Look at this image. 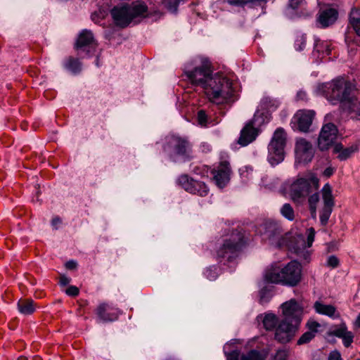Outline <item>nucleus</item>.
Segmentation results:
<instances>
[{
  "label": "nucleus",
  "mask_w": 360,
  "mask_h": 360,
  "mask_svg": "<svg viewBox=\"0 0 360 360\" xmlns=\"http://www.w3.org/2000/svg\"><path fill=\"white\" fill-rule=\"evenodd\" d=\"M184 71L190 82L202 87L212 103H222L234 95L233 82L222 73L213 74L211 63L206 58H195L186 64Z\"/></svg>",
  "instance_id": "1"
},
{
  "label": "nucleus",
  "mask_w": 360,
  "mask_h": 360,
  "mask_svg": "<svg viewBox=\"0 0 360 360\" xmlns=\"http://www.w3.org/2000/svg\"><path fill=\"white\" fill-rule=\"evenodd\" d=\"M354 88L353 84L344 78H337L330 83L319 86V89L325 94L330 103H340L344 109L349 111H355L356 108V101L352 94Z\"/></svg>",
  "instance_id": "2"
},
{
  "label": "nucleus",
  "mask_w": 360,
  "mask_h": 360,
  "mask_svg": "<svg viewBox=\"0 0 360 360\" xmlns=\"http://www.w3.org/2000/svg\"><path fill=\"white\" fill-rule=\"evenodd\" d=\"M302 266L297 261H290L287 264L274 263L268 266L264 274L266 282L294 287L301 281Z\"/></svg>",
  "instance_id": "3"
},
{
  "label": "nucleus",
  "mask_w": 360,
  "mask_h": 360,
  "mask_svg": "<svg viewBox=\"0 0 360 360\" xmlns=\"http://www.w3.org/2000/svg\"><path fill=\"white\" fill-rule=\"evenodd\" d=\"M148 7L142 1H134L131 4L115 6L111 10V15L116 25L125 27L131 22H138L146 16Z\"/></svg>",
  "instance_id": "4"
},
{
  "label": "nucleus",
  "mask_w": 360,
  "mask_h": 360,
  "mask_svg": "<svg viewBox=\"0 0 360 360\" xmlns=\"http://www.w3.org/2000/svg\"><path fill=\"white\" fill-rule=\"evenodd\" d=\"M319 188V179L312 172H308L298 176L286 188L290 198L295 203L302 204L309 193Z\"/></svg>",
  "instance_id": "5"
},
{
  "label": "nucleus",
  "mask_w": 360,
  "mask_h": 360,
  "mask_svg": "<svg viewBox=\"0 0 360 360\" xmlns=\"http://www.w3.org/2000/svg\"><path fill=\"white\" fill-rule=\"evenodd\" d=\"M164 150L174 162L186 161L192 158V146L186 138L171 135L167 138Z\"/></svg>",
  "instance_id": "6"
},
{
  "label": "nucleus",
  "mask_w": 360,
  "mask_h": 360,
  "mask_svg": "<svg viewBox=\"0 0 360 360\" xmlns=\"http://www.w3.org/2000/svg\"><path fill=\"white\" fill-rule=\"evenodd\" d=\"M243 233L240 231H233L223 240V243L217 251V257L232 262L243 245Z\"/></svg>",
  "instance_id": "7"
},
{
  "label": "nucleus",
  "mask_w": 360,
  "mask_h": 360,
  "mask_svg": "<svg viewBox=\"0 0 360 360\" xmlns=\"http://www.w3.org/2000/svg\"><path fill=\"white\" fill-rule=\"evenodd\" d=\"M286 139V133L282 128L274 131L268 146L267 159L271 165H276L284 160Z\"/></svg>",
  "instance_id": "8"
},
{
  "label": "nucleus",
  "mask_w": 360,
  "mask_h": 360,
  "mask_svg": "<svg viewBox=\"0 0 360 360\" xmlns=\"http://www.w3.org/2000/svg\"><path fill=\"white\" fill-rule=\"evenodd\" d=\"M97 47V41L92 31L87 29L81 30L74 44L78 54L91 56L94 54Z\"/></svg>",
  "instance_id": "9"
},
{
  "label": "nucleus",
  "mask_w": 360,
  "mask_h": 360,
  "mask_svg": "<svg viewBox=\"0 0 360 360\" xmlns=\"http://www.w3.org/2000/svg\"><path fill=\"white\" fill-rule=\"evenodd\" d=\"M306 233L307 238L302 234H296L291 237L288 247L298 256L307 259L309 256V252L307 249L312 245L314 240L315 230L314 228H309L307 230Z\"/></svg>",
  "instance_id": "10"
},
{
  "label": "nucleus",
  "mask_w": 360,
  "mask_h": 360,
  "mask_svg": "<svg viewBox=\"0 0 360 360\" xmlns=\"http://www.w3.org/2000/svg\"><path fill=\"white\" fill-rule=\"evenodd\" d=\"M321 192L323 206L320 211V222L323 226H325L332 213L335 203L332 189L328 184L323 186Z\"/></svg>",
  "instance_id": "11"
},
{
  "label": "nucleus",
  "mask_w": 360,
  "mask_h": 360,
  "mask_svg": "<svg viewBox=\"0 0 360 360\" xmlns=\"http://www.w3.org/2000/svg\"><path fill=\"white\" fill-rule=\"evenodd\" d=\"M338 128L333 123L324 124L318 139V147L321 150H328L335 141L338 136Z\"/></svg>",
  "instance_id": "12"
},
{
  "label": "nucleus",
  "mask_w": 360,
  "mask_h": 360,
  "mask_svg": "<svg viewBox=\"0 0 360 360\" xmlns=\"http://www.w3.org/2000/svg\"><path fill=\"white\" fill-rule=\"evenodd\" d=\"M283 314L285 320L291 319L292 321L300 324L303 314L304 306L302 302L291 299L281 304Z\"/></svg>",
  "instance_id": "13"
},
{
  "label": "nucleus",
  "mask_w": 360,
  "mask_h": 360,
  "mask_svg": "<svg viewBox=\"0 0 360 360\" xmlns=\"http://www.w3.org/2000/svg\"><path fill=\"white\" fill-rule=\"evenodd\" d=\"M299 324L289 323L288 320L281 321L275 330V339L281 343L290 342L295 335Z\"/></svg>",
  "instance_id": "14"
},
{
  "label": "nucleus",
  "mask_w": 360,
  "mask_h": 360,
  "mask_svg": "<svg viewBox=\"0 0 360 360\" xmlns=\"http://www.w3.org/2000/svg\"><path fill=\"white\" fill-rule=\"evenodd\" d=\"M295 151L296 159L300 162L308 163L311 161L314 155L312 144L304 138L296 140Z\"/></svg>",
  "instance_id": "15"
},
{
  "label": "nucleus",
  "mask_w": 360,
  "mask_h": 360,
  "mask_svg": "<svg viewBox=\"0 0 360 360\" xmlns=\"http://www.w3.org/2000/svg\"><path fill=\"white\" fill-rule=\"evenodd\" d=\"M262 235L264 239L269 240L272 245H281L282 233L281 229L277 223L271 221H266L262 224Z\"/></svg>",
  "instance_id": "16"
},
{
  "label": "nucleus",
  "mask_w": 360,
  "mask_h": 360,
  "mask_svg": "<svg viewBox=\"0 0 360 360\" xmlns=\"http://www.w3.org/2000/svg\"><path fill=\"white\" fill-rule=\"evenodd\" d=\"M315 112L313 110H301L297 112L292 121L293 127L300 131L306 132L312 123Z\"/></svg>",
  "instance_id": "17"
},
{
  "label": "nucleus",
  "mask_w": 360,
  "mask_h": 360,
  "mask_svg": "<svg viewBox=\"0 0 360 360\" xmlns=\"http://www.w3.org/2000/svg\"><path fill=\"white\" fill-rule=\"evenodd\" d=\"M257 121V115H255L253 119L248 122L241 130L240 136L238 139V143L242 146H246L255 140L259 134V131L255 127Z\"/></svg>",
  "instance_id": "18"
},
{
  "label": "nucleus",
  "mask_w": 360,
  "mask_h": 360,
  "mask_svg": "<svg viewBox=\"0 0 360 360\" xmlns=\"http://www.w3.org/2000/svg\"><path fill=\"white\" fill-rule=\"evenodd\" d=\"M231 169L227 161L221 162L217 169H214V179L219 188H224L230 179Z\"/></svg>",
  "instance_id": "19"
},
{
  "label": "nucleus",
  "mask_w": 360,
  "mask_h": 360,
  "mask_svg": "<svg viewBox=\"0 0 360 360\" xmlns=\"http://www.w3.org/2000/svg\"><path fill=\"white\" fill-rule=\"evenodd\" d=\"M119 310L108 304H102L97 308V315L102 321H113L119 315Z\"/></svg>",
  "instance_id": "20"
},
{
  "label": "nucleus",
  "mask_w": 360,
  "mask_h": 360,
  "mask_svg": "<svg viewBox=\"0 0 360 360\" xmlns=\"http://www.w3.org/2000/svg\"><path fill=\"white\" fill-rule=\"evenodd\" d=\"M338 18V11L332 8L320 11L318 22L322 27H326L333 24Z\"/></svg>",
  "instance_id": "21"
},
{
  "label": "nucleus",
  "mask_w": 360,
  "mask_h": 360,
  "mask_svg": "<svg viewBox=\"0 0 360 360\" xmlns=\"http://www.w3.org/2000/svg\"><path fill=\"white\" fill-rule=\"evenodd\" d=\"M331 333L342 340L343 345L346 347H349L353 342L354 335L351 331L347 330V328L345 323H342L339 326H335Z\"/></svg>",
  "instance_id": "22"
},
{
  "label": "nucleus",
  "mask_w": 360,
  "mask_h": 360,
  "mask_svg": "<svg viewBox=\"0 0 360 360\" xmlns=\"http://www.w3.org/2000/svg\"><path fill=\"white\" fill-rule=\"evenodd\" d=\"M240 354L237 351H233L226 354L227 360H264L261 354L255 350H252L245 355H243L240 358Z\"/></svg>",
  "instance_id": "23"
},
{
  "label": "nucleus",
  "mask_w": 360,
  "mask_h": 360,
  "mask_svg": "<svg viewBox=\"0 0 360 360\" xmlns=\"http://www.w3.org/2000/svg\"><path fill=\"white\" fill-rule=\"evenodd\" d=\"M314 307L316 312L319 314L328 316L331 318L338 316V314H336L335 307L331 304H325L321 301H316L314 304Z\"/></svg>",
  "instance_id": "24"
},
{
  "label": "nucleus",
  "mask_w": 360,
  "mask_h": 360,
  "mask_svg": "<svg viewBox=\"0 0 360 360\" xmlns=\"http://www.w3.org/2000/svg\"><path fill=\"white\" fill-rule=\"evenodd\" d=\"M18 309L23 315H30L35 311V305L32 300H20L18 302Z\"/></svg>",
  "instance_id": "25"
},
{
  "label": "nucleus",
  "mask_w": 360,
  "mask_h": 360,
  "mask_svg": "<svg viewBox=\"0 0 360 360\" xmlns=\"http://www.w3.org/2000/svg\"><path fill=\"white\" fill-rule=\"evenodd\" d=\"M349 22L356 33L360 37V9H352L349 15Z\"/></svg>",
  "instance_id": "26"
},
{
  "label": "nucleus",
  "mask_w": 360,
  "mask_h": 360,
  "mask_svg": "<svg viewBox=\"0 0 360 360\" xmlns=\"http://www.w3.org/2000/svg\"><path fill=\"white\" fill-rule=\"evenodd\" d=\"M195 186H200V187L202 186V189L200 191L201 194H207L208 193V188L204 183H202L201 181L193 180V179H191L189 180V181L186 184H185L184 188L186 191L191 193L192 192L196 191Z\"/></svg>",
  "instance_id": "27"
},
{
  "label": "nucleus",
  "mask_w": 360,
  "mask_h": 360,
  "mask_svg": "<svg viewBox=\"0 0 360 360\" xmlns=\"http://www.w3.org/2000/svg\"><path fill=\"white\" fill-rule=\"evenodd\" d=\"M83 65L77 58H69V75H78L82 70Z\"/></svg>",
  "instance_id": "28"
},
{
  "label": "nucleus",
  "mask_w": 360,
  "mask_h": 360,
  "mask_svg": "<svg viewBox=\"0 0 360 360\" xmlns=\"http://www.w3.org/2000/svg\"><path fill=\"white\" fill-rule=\"evenodd\" d=\"M278 323V319L276 315L273 314H267L263 319L264 327L268 330H271L276 329V326Z\"/></svg>",
  "instance_id": "29"
},
{
  "label": "nucleus",
  "mask_w": 360,
  "mask_h": 360,
  "mask_svg": "<svg viewBox=\"0 0 360 360\" xmlns=\"http://www.w3.org/2000/svg\"><path fill=\"white\" fill-rule=\"evenodd\" d=\"M320 198L319 194L318 193H315L309 196L308 202L309 209L313 217H316V205L319 202Z\"/></svg>",
  "instance_id": "30"
},
{
  "label": "nucleus",
  "mask_w": 360,
  "mask_h": 360,
  "mask_svg": "<svg viewBox=\"0 0 360 360\" xmlns=\"http://www.w3.org/2000/svg\"><path fill=\"white\" fill-rule=\"evenodd\" d=\"M261 105L264 107V108H266L269 110H273L278 106L279 102L276 99L266 96L262 98Z\"/></svg>",
  "instance_id": "31"
},
{
  "label": "nucleus",
  "mask_w": 360,
  "mask_h": 360,
  "mask_svg": "<svg viewBox=\"0 0 360 360\" xmlns=\"http://www.w3.org/2000/svg\"><path fill=\"white\" fill-rule=\"evenodd\" d=\"M358 150V146L353 145L350 147L343 148L342 151L338 155V158L344 161L349 158L354 153Z\"/></svg>",
  "instance_id": "32"
},
{
  "label": "nucleus",
  "mask_w": 360,
  "mask_h": 360,
  "mask_svg": "<svg viewBox=\"0 0 360 360\" xmlns=\"http://www.w3.org/2000/svg\"><path fill=\"white\" fill-rule=\"evenodd\" d=\"M290 356V350L287 348H281L271 355L272 360H288Z\"/></svg>",
  "instance_id": "33"
},
{
  "label": "nucleus",
  "mask_w": 360,
  "mask_h": 360,
  "mask_svg": "<svg viewBox=\"0 0 360 360\" xmlns=\"http://www.w3.org/2000/svg\"><path fill=\"white\" fill-rule=\"evenodd\" d=\"M281 213L290 221H292L295 219L294 210L289 203H285L281 207Z\"/></svg>",
  "instance_id": "34"
},
{
  "label": "nucleus",
  "mask_w": 360,
  "mask_h": 360,
  "mask_svg": "<svg viewBox=\"0 0 360 360\" xmlns=\"http://www.w3.org/2000/svg\"><path fill=\"white\" fill-rule=\"evenodd\" d=\"M228 3L231 5L243 6L250 4H256L259 2H264L266 0H227Z\"/></svg>",
  "instance_id": "35"
},
{
  "label": "nucleus",
  "mask_w": 360,
  "mask_h": 360,
  "mask_svg": "<svg viewBox=\"0 0 360 360\" xmlns=\"http://www.w3.org/2000/svg\"><path fill=\"white\" fill-rule=\"evenodd\" d=\"M315 335L313 331H307L298 340L297 345H303L309 342L314 338Z\"/></svg>",
  "instance_id": "36"
},
{
  "label": "nucleus",
  "mask_w": 360,
  "mask_h": 360,
  "mask_svg": "<svg viewBox=\"0 0 360 360\" xmlns=\"http://www.w3.org/2000/svg\"><path fill=\"white\" fill-rule=\"evenodd\" d=\"M205 275L207 279L214 281L218 276L217 269L215 266L210 267L205 270Z\"/></svg>",
  "instance_id": "37"
},
{
  "label": "nucleus",
  "mask_w": 360,
  "mask_h": 360,
  "mask_svg": "<svg viewBox=\"0 0 360 360\" xmlns=\"http://www.w3.org/2000/svg\"><path fill=\"white\" fill-rule=\"evenodd\" d=\"M323 48H326V52L327 54L330 53V50L328 49V44L327 43L321 42L319 40H316L314 44V51L318 53L324 52Z\"/></svg>",
  "instance_id": "38"
},
{
  "label": "nucleus",
  "mask_w": 360,
  "mask_h": 360,
  "mask_svg": "<svg viewBox=\"0 0 360 360\" xmlns=\"http://www.w3.org/2000/svg\"><path fill=\"white\" fill-rule=\"evenodd\" d=\"M306 37L304 35L297 37L295 42V47L297 51H302L305 46Z\"/></svg>",
  "instance_id": "39"
},
{
  "label": "nucleus",
  "mask_w": 360,
  "mask_h": 360,
  "mask_svg": "<svg viewBox=\"0 0 360 360\" xmlns=\"http://www.w3.org/2000/svg\"><path fill=\"white\" fill-rule=\"evenodd\" d=\"M198 121L201 126H205L207 124V115L205 111L200 110L198 112Z\"/></svg>",
  "instance_id": "40"
},
{
  "label": "nucleus",
  "mask_w": 360,
  "mask_h": 360,
  "mask_svg": "<svg viewBox=\"0 0 360 360\" xmlns=\"http://www.w3.org/2000/svg\"><path fill=\"white\" fill-rule=\"evenodd\" d=\"M339 265V259L334 255L330 256L327 259V266L335 268Z\"/></svg>",
  "instance_id": "41"
},
{
  "label": "nucleus",
  "mask_w": 360,
  "mask_h": 360,
  "mask_svg": "<svg viewBox=\"0 0 360 360\" xmlns=\"http://www.w3.org/2000/svg\"><path fill=\"white\" fill-rule=\"evenodd\" d=\"M105 15V13L100 11L98 13L94 12V13H92L91 18L94 22L98 23L101 19L104 18Z\"/></svg>",
  "instance_id": "42"
},
{
  "label": "nucleus",
  "mask_w": 360,
  "mask_h": 360,
  "mask_svg": "<svg viewBox=\"0 0 360 360\" xmlns=\"http://www.w3.org/2000/svg\"><path fill=\"white\" fill-rule=\"evenodd\" d=\"M60 285L63 291L68 294V278L65 275H61L60 278Z\"/></svg>",
  "instance_id": "43"
},
{
  "label": "nucleus",
  "mask_w": 360,
  "mask_h": 360,
  "mask_svg": "<svg viewBox=\"0 0 360 360\" xmlns=\"http://www.w3.org/2000/svg\"><path fill=\"white\" fill-rule=\"evenodd\" d=\"M309 331H313L315 335L317 332V328L320 326V324L316 321H311L307 323Z\"/></svg>",
  "instance_id": "44"
},
{
  "label": "nucleus",
  "mask_w": 360,
  "mask_h": 360,
  "mask_svg": "<svg viewBox=\"0 0 360 360\" xmlns=\"http://www.w3.org/2000/svg\"><path fill=\"white\" fill-rule=\"evenodd\" d=\"M328 360H342L341 354L338 351L334 350L329 354Z\"/></svg>",
  "instance_id": "45"
},
{
  "label": "nucleus",
  "mask_w": 360,
  "mask_h": 360,
  "mask_svg": "<svg viewBox=\"0 0 360 360\" xmlns=\"http://www.w3.org/2000/svg\"><path fill=\"white\" fill-rule=\"evenodd\" d=\"M62 221L58 217H53L51 221V225L54 229H58L60 227Z\"/></svg>",
  "instance_id": "46"
},
{
  "label": "nucleus",
  "mask_w": 360,
  "mask_h": 360,
  "mask_svg": "<svg viewBox=\"0 0 360 360\" xmlns=\"http://www.w3.org/2000/svg\"><path fill=\"white\" fill-rule=\"evenodd\" d=\"M189 177L187 175H181L178 178V183L184 188L185 184H186L189 180Z\"/></svg>",
  "instance_id": "47"
},
{
  "label": "nucleus",
  "mask_w": 360,
  "mask_h": 360,
  "mask_svg": "<svg viewBox=\"0 0 360 360\" xmlns=\"http://www.w3.org/2000/svg\"><path fill=\"white\" fill-rule=\"evenodd\" d=\"M79 290L77 286L69 285V296H76L79 294Z\"/></svg>",
  "instance_id": "48"
},
{
  "label": "nucleus",
  "mask_w": 360,
  "mask_h": 360,
  "mask_svg": "<svg viewBox=\"0 0 360 360\" xmlns=\"http://www.w3.org/2000/svg\"><path fill=\"white\" fill-rule=\"evenodd\" d=\"M303 0H289V6L292 8H296L302 2Z\"/></svg>",
  "instance_id": "49"
},
{
  "label": "nucleus",
  "mask_w": 360,
  "mask_h": 360,
  "mask_svg": "<svg viewBox=\"0 0 360 360\" xmlns=\"http://www.w3.org/2000/svg\"><path fill=\"white\" fill-rule=\"evenodd\" d=\"M200 149L203 152V153H207V152H209L211 150V146L209 143H202L200 144Z\"/></svg>",
  "instance_id": "50"
},
{
  "label": "nucleus",
  "mask_w": 360,
  "mask_h": 360,
  "mask_svg": "<svg viewBox=\"0 0 360 360\" xmlns=\"http://www.w3.org/2000/svg\"><path fill=\"white\" fill-rule=\"evenodd\" d=\"M334 173V169L333 167H327L323 172V176L330 177Z\"/></svg>",
  "instance_id": "51"
},
{
  "label": "nucleus",
  "mask_w": 360,
  "mask_h": 360,
  "mask_svg": "<svg viewBox=\"0 0 360 360\" xmlns=\"http://www.w3.org/2000/svg\"><path fill=\"white\" fill-rule=\"evenodd\" d=\"M343 146L340 143H337L334 146V148H333V152L335 153H338L340 154V153L343 150Z\"/></svg>",
  "instance_id": "52"
},
{
  "label": "nucleus",
  "mask_w": 360,
  "mask_h": 360,
  "mask_svg": "<svg viewBox=\"0 0 360 360\" xmlns=\"http://www.w3.org/2000/svg\"><path fill=\"white\" fill-rule=\"evenodd\" d=\"M297 97L300 100H304L307 97L305 91H300L297 92Z\"/></svg>",
  "instance_id": "53"
},
{
  "label": "nucleus",
  "mask_w": 360,
  "mask_h": 360,
  "mask_svg": "<svg viewBox=\"0 0 360 360\" xmlns=\"http://www.w3.org/2000/svg\"><path fill=\"white\" fill-rule=\"evenodd\" d=\"M77 264L75 260H69V270L76 269Z\"/></svg>",
  "instance_id": "54"
},
{
  "label": "nucleus",
  "mask_w": 360,
  "mask_h": 360,
  "mask_svg": "<svg viewBox=\"0 0 360 360\" xmlns=\"http://www.w3.org/2000/svg\"><path fill=\"white\" fill-rule=\"evenodd\" d=\"M195 188L196 191L195 192H192L191 193L198 194V195H199L200 196H205V195H207V194H201L200 191L202 189V187L201 186L200 187V186H195Z\"/></svg>",
  "instance_id": "55"
},
{
  "label": "nucleus",
  "mask_w": 360,
  "mask_h": 360,
  "mask_svg": "<svg viewBox=\"0 0 360 360\" xmlns=\"http://www.w3.org/2000/svg\"><path fill=\"white\" fill-rule=\"evenodd\" d=\"M354 326L357 328H360V314L357 316L354 321Z\"/></svg>",
  "instance_id": "56"
},
{
  "label": "nucleus",
  "mask_w": 360,
  "mask_h": 360,
  "mask_svg": "<svg viewBox=\"0 0 360 360\" xmlns=\"http://www.w3.org/2000/svg\"><path fill=\"white\" fill-rule=\"evenodd\" d=\"M18 360H27L26 357L20 356L18 359Z\"/></svg>",
  "instance_id": "57"
},
{
  "label": "nucleus",
  "mask_w": 360,
  "mask_h": 360,
  "mask_svg": "<svg viewBox=\"0 0 360 360\" xmlns=\"http://www.w3.org/2000/svg\"><path fill=\"white\" fill-rule=\"evenodd\" d=\"M264 300L263 297H261V298H260V302H261L262 304H263V303H264Z\"/></svg>",
  "instance_id": "58"
},
{
  "label": "nucleus",
  "mask_w": 360,
  "mask_h": 360,
  "mask_svg": "<svg viewBox=\"0 0 360 360\" xmlns=\"http://www.w3.org/2000/svg\"><path fill=\"white\" fill-rule=\"evenodd\" d=\"M356 360H360V359H356Z\"/></svg>",
  "instance_id": "59"
}]
</instances>
